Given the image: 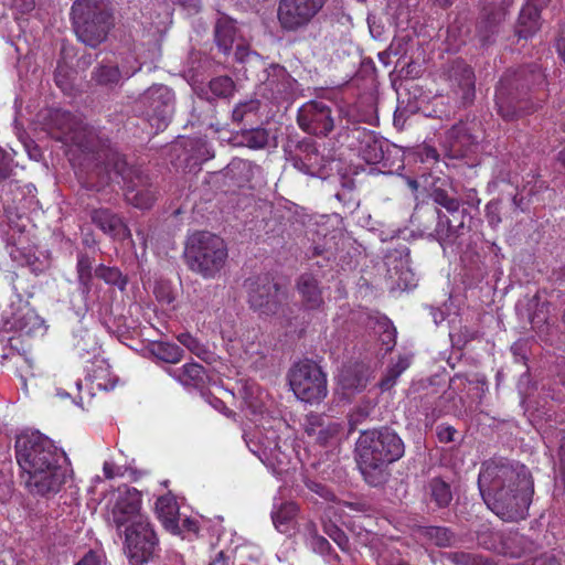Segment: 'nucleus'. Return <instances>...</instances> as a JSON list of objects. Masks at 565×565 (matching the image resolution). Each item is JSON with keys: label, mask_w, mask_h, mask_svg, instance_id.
<instances>
[{"label": "nucleus", "mask_w": 565, "mask_h": 565, "mask_svg": "<svg viewBox=\"0 0 565 565\" xmlns=\"http://www.w3.org/2000/svg\"><path fill=\"white\" fill-rule=\"evenodd\" d=\"M141 494L134 488L120 491L111 509V518L118 529L138 527L139 522L149 523L148 519L140 513Z\"/></svg>", "instance_id": "nucleus-15"}, {"label": "nucleus", "mask_w": 565, "mask_h": 565, "mask_svg": "<svg viewBox=\"0 0 565 565\" xmlns=\"http://www.w3.org/2000/svg\"><path fill=\"white\" fill-rule=\"evenodd\" d=\"M351 136L360 142L359 154L367 163H376L383 158L381 145L370 130L358 127L351 131Z\"/></svg>", "instance_id": "nucleus-23"}, {"label": "nucleus", "mask_w": 565, "mask_h": 565, "mask_svg": "<svg viewBox=\"0 0 565 565\" xmlns=\"http://www.w3.org/2000/svg\"><path fill=\"white\" fill-rule=\"evenodd\" d=\"M540 29L539 11L531 4L522 9L519 17L516 33L520 38L527 39Z\"/></svg>", "instance_id": "nucleus-31"}, {"label": "nucleus", "mask_w": 565, "mask_h": 565, "mask_svg": "<svg viewBox=\"0 0 565 565\" xmlns=\"http://www.w3.org/2000/svg\"><path fill=\"white\" fill-rule=\"evenodd\" d=\"M56 126L64 134L66 140L72 141L81 148L87 149L88 145L85 141L87 128L82 126V122L68 111L56 110L54 114Z\"/></svg>", "instance_id": "nucleus-21"}, {"label": "nucleus", "mask_w": 565, "mask_h": 565, "mask_svg": "<svg viewBox=\"0 0 565 565\" xmlns=\"http://www.w3.org/2000/svg\"><path fill=\"white\" fill-rule=\"evenodd\" d=\"M71 14L81 42L96 47L106 40L113 21L105 0H76Z\"/></svg>", "instance_id": "nucleus-6"}, {"label": "nucleus", "mask_w": 565, "mask_h": 565, "mask_svg": "<svg viewBox=\"0 0 565 565\" xmlns=\"http://www.w3.org/2000/svg\"><path fill=\"white\" fill-rule=\"evenodd\" d=\"M259 108V102L250 99L248 102L239 103L233 110V120L241 122L248 116L255 115Z\"/></svg>", "instance_id": "nucleus-44"}, {"label": "nucleus", "mask_w": 565, "mask_h": 565, "mask_svg": "<svg viewBox=\"0 0 565 565\" xmlns=\"http://www.w3.org/2000/svg\"><path fill=\"white\" fill-rule=\"evenodd\" d=\"M234 82L228 76H218L210 81L209 89L202 92V96L206 99L212 97L227 98L234 92Z\"/></svg>", "instance_id": "nucleus-35"}, {"label": "nucleus", "mask_w": 565, "mask_h": 565, "mask_svg": "<svg viewBox=\"0 0 565 565\" xmlns=\"http://www.w3.org/2000/svg\"><path fill=\"white\" fill-rule=\"evenodd\" d=\"M409 359L401 356L397 362L387 370L385 377L381 381L382 390L391 388L396 379L409 366Z\"/></svg>", "instance_id": "nucleus-42"}, {"label": "nucleus", "mask_w": 565, "mask_h": 565, "mask_svg": "<svg viewBox=\"0 0 565 565\" xmlns=\"http://www.w3.org/2000/svg\"><path fill=\"white\" fill-rule=\"evenodd\" d=\"M455 433H456V430L450 426L438 427V438L440 441H444V443L452 441Z\"/></svg>", "instance_id": "nucleus-60"}, {"label": "nucleus", "mask_w": 565, "mask_h": 565, "mask_svg": "<svg viewBox=\"0 0 565 565\" xmlns=\"http://www.w3.org/2000/svg\"><path fill=\"white\" fill-rule=\"evenodd\" d=\"M298 124L302 130L317 136H326L333 129L331 110L321 100H311L300 107Z\"/></svg>", "instance_id": "nucleus-16"}, {"label": "nucleus", "mask_w": 565, "mask_h": 565, "mask_svg": "<svg viewBox=\"0 0 565 565\" xmlns=\"http://www.w3.org/2000/svg\"><path fill=\"white\" fill-rule=\"evenodd\" d=\"M184 257L192 271L204 278H215L225 267L228 252L220 236L196 232L188 238Z\"/></svg>", "instance_id": "nucleus-5"}, {"label": "nucleus", "mask_w": 565, "mask_h": 565, "mask_svg": "<svg viewBox=\"0 0 565 565\" xmlns=\"http://www.w3.org/2000/svg\"><path fill=\"white\" fill-rule=\"evenodd\" d=\"M307 486L312 492H316L324 499H330L332 497V493L323 484L311 481Z\"/></svg>", "instance_id": "nucleus-59"}, {"label": "nucleus", "mask_w": 565, "mask_h": 565, "mask_svg": "<svg viewBox=\"0 0 565 565\" xmlns=\"http://www.w3.org/2000/svg\"><path fill=\"white\" fill-rule=\"evenodd\" d=\"M281 299L280 288L269 276L257 277L248 282V302L259 315L276 313Z\"/></svg>", "instance_id": "nucleus-14"}, {"label": "nucleus", "mask_w": 565, "mask_h": 565, "mask_svg": "<svg viewBox=\"0 0 565 565\" xmlns=\"http://www.w3.org/2000/svg\"><path fill=\"white\" fill-rule=\"evenodd\" d=\"M230 341V351L233 353V354H239V350H241V347H242V343H241V340H232V339H228Z\"/></svg>", "instance_id": "nucleus-64"}, {"label": "nucleus", "mask_w": 565, "mask_h": 565, "mask_svg": "<svg viewBox=\"0 0 565 565\" xmlns=\"http://www.w3.org/2000/svg\"><path fill=\"white\" fill-rule=\"evenodd\" d=\"M431 497L439 507H446L451 501V491L449 486L440 480L433 479L430 482Z\"/></svg>", "instance_id": "nucleus-41"}, {"label": "nucleus", "mask_w": 565, "mask_h": 565, "mask_svg": "<svg viewBox=\"0 0 565 565\" xmlns=\"http://www.w3.org/2000/svg\"><path fill=\"white\" fill-rule=\"evenodd\" d=\"M94 221L105 232L116 239H130L131 234L129 228L124 224L121 218L107 210L96 211Z\"/></svg>", "instance_id": "nucleus-25"}, {"label": "nucleus", "mask_w": 565, "mask_h": 565, "mask_svg": "<svg viewBox=\"0 0 565 565\" xmlns=\"http://www.w3.org/2000/svg\"><path fill=\"white\" fill-rule=\"evenodd\" d=\"M252 173V163L248 160L234 159L232 160L226 169L225 174L236 182L241 183L247 181Z\"/></svg>", "instance_id": "nucleus-37"}, {"label": "nucleus", "mask_w": 565, "mask_h": 565, "mask_svg": "<svg viewBox=\"0 0 565 565\" xmlns=\"http://www.w3.org/2000/svg\"><path fill=\"white\" fill-rule=\"evenodd\" d=\"M132 177L140 179L138 172L128 167L119 153L111 152L107 156L103 184L109 182L120 184L122 182L126 185V200L136 207L149 209L156 200L154 191L146 184L136 185L132 183Z\"/></svg>", "instance_id": "nucleus-7"}, {"label": "nucleus", "mask_w": 565, "mask_h": 565, "mask_svg": "<svg viewBox=\"0 0 565 565\" xmlns=\"http://www.w3.org/2000/svg\"><path fill=\"white\" fill-rule=\"evenodd\" d=\"M340 424L328 416L310 414L306 417L305 430L318 443L326 444L340 433Z\"/></svg>", "instance_id": "nucleus-19"}, {"label": "nucleus", "mask_w": 565, "mask_h": 565, "mask_svg": "<svg viewBox=\"0 0 565 565\" xmlns=\"http://www.w3.org/2000/svg\"><path fill=\"white\" fill-rule=\"evenodd\" d=\"M327 0H280L278 20L285 30L295 31L307 25L323 8Z\"/></svg>", "instance_id": "nucleus-11"}, {"label": "nucleus", "mask_w": 565, "mask_h": 565, "mask_svg": "<svg viewBox=\"0 0 565 565\" xmlns=\"http://www.w3.org/2000/svg\"><path fill=\"white\" fill-rule=\"evenodd\" d=\"M142 103L147 106V117L151 126L157 129L167 127L174 109V95L164 85H156L147 89L142 96Z\"/></svg>", "instance_id": "nucleus-13"}, {"label": "nucleus", "mask_w": 565, "mask_h": 565, "mask_svg": "<svg viewBox=\"0 0 565 565\" xmlns=\"http://www.w3.org/2000/svg\"><path fill=\"white\" fill-rule=\"evenodd\" d=\"M15 456L33 493L55 494L70 476L65 452L40 431L21 434L15 441Z\"/></svg>", "instance_id": "nucleus-3"}, {"label": "nucleus", "mask_w": 565, "mask_h": 565, "mask_svg": "<svg viewBox=\"0 0 565 565\" xmlns=\"http://www.w3.org/2000/svg\"><path fill=\"white\" fill-rule=\"evenodd\" d=\"M2 329L20 335H42L45 332L44 320L20 296L11 301L1 315Z\"/></svg>", "instance_id": "nucleus-9"}, {"label": "nucleus", "mask_w": 565, "mask_h": 565, "mask_svg": "<svg viewBox=\"0 0 565 565\" xmlns=\"http://www.w3.org/2000/svg\"><path fill=\"white\" fill-rule=\"evenodd\" d=\"M381 324L384 328V333H385V337H386V339H383V341L387 345L392 347L394 344L395 329L393 328L391 322L388 320H386V319H384L381 322Z\"/></svg>", "instance_id": "nucleus-57"}, {"label": "nucleus", "mask_w": 565, "mask_h": 565, "mask_svg": "<svg viewBox=\"0 0 565 565\" xmlns=\"http://www.w3.org/2000/svg\"><path fill=\"white\" fill-rule=\"evenodd\" d=\"M324 531L341 550L345 551L348 548L349 540L342 530L335 525H326Z\"/></svg>", "instance_id": "nucleus-51"}, {"label": "nucleus", "mask_w": 565, "mask_h": 565, "mask_svg": "<svg viewBox=\"0 0 565 565\" xmlns=\"http://www.w3.org/2000/svg\"><path fill=\"white\" fill-rule=\"evenodd\" d=\"M289 384L297 398L308 404H319L328 394L326 374L312 361L295 364L289 373Z\"/></svg>", "instance_id": "nucleus-8"}, {"label": "nucleus", "mask_w": 565, "mask_h": 565, "mask_svg": "<svg viewBox=\"0 0 565 565\" xmlns=\"http://www.w3.org/2000/svg\"><path fill=\"white\" fill-rule=\"evenodd\" d=\"M530 309L535 306V311L530 316V320L533 328H539L547 322L548 306L542 300V295L536 294L530 302Z\"/></svg>", "instance_id": "nucleus-39"}, {"label": "nucleus", "mask_w": 565, "mask_h": 565, "mask_svg": "<svg viewBox=\"0 0 565 565\" xmlns=\"http://www.w3.org/2000/svg\"><path fill=\"white\" fill-rule=\"evenodd\" d=\"M242 394L245 415L253 425L244 431L246 445L274 475L284 478L295 469L291 446L287 440H281L279 435L287 430V425L284 419L268 411L273 402L258 385L244 386Z\"/></svg>", "instance_id": "nucleus-1"}, {"label": "nucleus", "mask_w": 565, "mask_h": 565, "mask_svg": "<svg viewBox=\"0 0 565 565\" xmlns=\"http://www.w3.org/2000/svg\"><path fill=\"white\" fill-rule=\"evenodd\" d=\"M104 475L107 479H113L117 472L115 471V466L111 462L106 461L103 467Z\"/></svg>", "instance_id": "nucleus-62"}, {"label": "nucleus", "mask_w": 565, "mask_h": 565, "mask_svg": "<svg viewBox=\"0 0 565 565\" xmlns=\"http://www.w3.org/2000/svg\"><path fill=\"white\" fill-rule=\"evenodd\" d=\"M181 522L182 523L180 525V531L177 532L175 534H180L185 531L192 532V533H196L199 531V525L195 520L190 519V518H184Z\"/></svg>", "instance_id": "nucleus-58"}, {"label": "nucleus", "mask_w": 565, "mask_h": 565, "mask_svg": "<svg viewBox=\"0 0 565 565\" xmlns=\"http://www.w3.org/2000/svg\"><path fill=\"white\" fill-rule=\"evenodd\" d=\"M178 341L184 345L193 354L201 356L205 350L203 345L190 333H181L178 335Z\"/></svg>", "instance_id": "nucleus-46"}, {"label": "nucleus", "mask_w": 565, "mask_h": 565, "mask_svg": "<svg viewBox=\"0 0 565 565\" xmlns=\"http://www.w3.org/2000/svg\"><path fill=\"white\" fill-rule=\"evenodd\" d=\"M512 2L513 0H495L494 7L491 10L484 9V18L479 25L480 33L483 31L493 33L494 28L505 19Z\"/></svg>", "instance_id": "nucleus-30"}, {"label": "nucleus", "mask_w": 565, "mask_h": 565, "mask_svg": "<svg viewBox=\"0 0 565 565\" xmlns=\"http://www.w3.org/2000/svg\"><path fill=\"white\" fill-rule=\"evenodd\" d=\"M67 71L63 66H58L55 73V82L58 87H61L64 92H67L71 88L70 83L67 82Z\"/></svg>", "instance_id": "nucleus-55"}, {"label": "nucleus", "mask_w": 565, "mask_h": 565, "mask_svg": "<svg viewBox=\"0 0 565 565\" xmlns=\"http://www.w3.org/2000/svg\"><path fill=\"white\" fill-rule=\"evenodd\" d=\"M235 36V25L234 22L227 17H222L218 19L215 26V41L218 49L227 54L232 47Z\"/></svg>", "instance_id": "nucleus-33"}, {"label": "nucleus", "mask_w": 565, "mask_h": 565, "mask_svg": "<svg viewBox=\"0 0 565 565\" xmlns=\"http://www.w3.org/2000/svg\"><path fill=\"white\" fill-rule=\"evenodd\" d=\"M394 275L397 279L398 288L403 290L412 289L416 286L417 279L415 274L408 268V260L402 259L399 262V267H394Z\"/></svg>", "instance_id": "nucleus-38"}, {"label": "nucleus", "mask_w": 565, "mask_h": 565, "mask_svg": "<svg viewBox=\"0 0 565 565\" xmlns=\"http://www.w3.org/2000/svg\"><path fill=\"white\" fill-rule=\"evenodd\" d=\"M295 84L296 81L288 74L285 67L273 65L269 68L265 86L271 92V97L277 99L290 94L294 90Z\"/></svg>", "instance_id": "nucleus-24"}, {"label": "nucleus", "mask_w": 565, "mask_h": 565, "mask_svg": "<svg viewBox=\"0 0 565 565\" xmlns=\"http://www.w3.org/2000/svg\"><path fill=\"white\" fill-rule=\"evenodd\" d=\"M181 6L186 8L190 12H198L201 6L200 0H175Z\"/></svg>", "instance_id": "nucleus-61"}, {"label": "nucleus", "mask_w": 565, "mask_h": 565, "mask_svg": "<svg viewBox=\"0 0 565 565\" xmlns=\"http://www.w3.org/2000/svg\"><path fill=\"white\" fill-rule=\"evenodd\" d=\"M152 353L160 360L168 363H178L183 355L182 349L169 342H158L153 344Z\"/></svg>", "instance_id": "nucleus-36"}, {"label": "nucleus", "mask_w": 565, "mask_h": 565, "mask_svg": "<svg viewBox=\"0 0 565 565\" xmlns=\"http://www.w3.org/2000/svg\"><path fill=\"white\" fill-rule=\"evenodd\" d=\"M298 291L307 309H318L323 303L322 294L317 279L309 274L302 275L298 280Z\"/></svg>", "instance_id": "nucleus-28"}, {"label": "nucleus", "mask_w": 565, "mask_h": 565, "mask_svg": "<svg viewBox=\"0 0 565 565\" xmlns=\"http://www.w3.org/2000/svg\"><path fill=\"white\" fill-rule=\"evenodd\" d=\"M338 382L343 390L354 392L360 391L365 386L367 376L360 366L345 367L340 372Z\"/></svg>", "instance_id": "nucleus-32"}, {"label": "nucleus", "mask_w": 565, "mask_h": 565, "mask_svg": "<svg viewBox=\"0 0 565 565\" xmlns=\"http://www.w3.org/2000/svg\"><path fill=\"white\" fill-rule=\"evenodd\" d=\"M557 52L559 57L565 64V36H562L556 43Z\"/></svg>", "instance_id": "nucleus-63"}, {"label": "nucleus", "mask_w": 565, "mask_h": 565, "mask_svg": "<svg viewBox=\"0 0 565 565\" xmlns=\"http://www.w3.org/2000/svg\"><path fill=\"white\" fill-rule=\"evenodd\" d=\"M459 87L465 102L471 100L475 94V76L472 70L467 65L460 66Z\"/></svg>", "instance_id": "nucleus-40"}, {"label": "nucleus", "mask_w": 565, "mask_h": 565, "mask_svg": "<svg viewBox=\"0 0 565 565\" xmlns=\"http://www.w3.org/2000/svg\"><path fill=\"white\" fill-rule=\"evenodd\" d=\"M97 275L104 278L108 284H116L117 279L119 278L120 274L115 268H106L102 267L97 269Z\"/></svg>", "instance_id": "nucleus-53"}, {"label": "nucleus", "mask_w": 565, "mask_h": 565, "mask_svg": "<svg viewBox=\"0 0 565 565\" xmlns=\"http://www.w3.org/2000/svg\"><path fill=\"white\" fill-rule=\"evenodd\" d=\"M359 468L371 486L387 478V466L404 455L402 439L391 429H372L361 434L356 443Z\"/></svg>", "instance_id": "nucleus-4"}, {"label": "nucleus", "mask_w": 565, "mask_h": 565, "mask_svg": "<svg viewBox=\"0 0 565 565\" xmlns=\"http://www.w3.org/2000/svg\"><path fill=\"white\" fill-rule=\"evenodd\" d=\"M156 512L168 531L171 533L180 531L179 507L172 495L160 497L156 502Z\"/></svg>", "instance_id": "nucleus-26"}, {"label": "nucleus", "mask_w": 565, "mask_h": 565, "mask_svg": "<svg viewBox=\"0 0 565 565\" xmlns=\"http://www.w3.org/2000/svg\"><path fill=\"white\" fill-rule=\"evenodd\" d=\"M478 484L484 503L502 520L525 519L533 494L525 466L505 459L489 460L482 466Z\"/></svg>", "instance_id": "nucleus-2"}, {"label": "nucleus", "mask_w": 565, "mask_h": 565, "mask_svg": "<svg viewBox=\"0 0 565 565\" xmlns=\"http://www.w3.org/2000/svg\"><path fill=\"white\" fill-rule=\"evenodd\" d=\"M435 202L445 207L448 213L456 212L459 209V201L455 198H450L445 192L437 191L434 195Z\"/></svg>", "instance_id": "nucleus-49"}, {"label": "nucleus", "mask_w": 565, "mask_h": 565, "mask_svg": "<svg viewBox=\"0 0 565 565\" xmlns=\"http://www.w3.org/2000/svg\"><path fill=\"white\" fill-rule=\"evenodd\" d=\"M87 340L92 343L90 350H86L84 345L81 344V341L77 342L76 347L84 358L82 352L93 355V360L88 365H86V382L92 385V390L97 388L99 391H110L113 390L117 383L118 377L114 375L110 371V365L107 360L100 356L99 354V345L94 337L90 334H86Z\"/></svg>", "instance_id": "nucleus-12"}, {"label": "nucleus", "mask_w": 565, "mask_h": 565, "mask_svg": "<svg viewBox=\"0 0 565 565\" xmlns=\"http://www.w3.org/2000/svg\"><path fill=\"white\" fill-rule=\"evenodd\" d=\"M501 209H500V202L499 201H490L486 205V217L491 227H497L501 223Z\"/></svg>", "instance_id": "nucleus-47"}, {"label": "nucleus", "mask_w": 565, "mask_h": 565, "mask_svg": "<svg viewBox=\"0 0 565 565\" xmlns=\"http://www.w3.org/2000/svg\"><path fill=\"white\" fill-rule=\"evenodd\" d=\"M303 533L306 536L307 545L316 553L321 555H328L330 551L329 542L318 534L316 524L307 520L303 524Z\"/></svg>", "instance_id": "nucleus-34"}, {"label": "nucleus", "mask_w": 565, "mask_h": 565, "mask_svg": "<svg viewBox=\"0 0 565 565\" xmlns=\"http://www.w3.org/2000/svg\"><path fill=\"white\" fill-rule=\"evenodd\" d=\"M140 67L122 65L119 68L116 64H100L93 72L92 79L100 86L114 87L119 85L124 79L129 78Z\"/></svg>", "instance_id": "nucleus-20"}, {"label": "nucleus", "mask_w": 565, "mask_h": 565, "mask_svg": "<svg viewBox=\"0 0 565 565\" xmlns=\"http://www.w3.org/2000/svg\"><path fill=\"white\" fill-rule=\"evenodd\" d=\"M449 146V156L452 158L465 157L469 146L472 143V137L468 134L463 124L454 126L447 135Z\"/></svg>", "instance_id": "nucleus-29"}, {"label": "nucleus", "mask_w": 565, "mask_h": 565, "mask_svg": "<svg viewBox=\"0 0 565 565\" xmlns=\"http://www.w3.org/2000/svg\"><path fill=\"white\" fill-rule=\"evenodd\" d=\"M77 274L82 284L87 285L92 278V260L86 255H79L77 259Z\"/></svg>", "instance_id": "nucleus-45"}, {"label": "nucleus", "mask_w": 565, "mask_h": 565, "mask_svg": "<svg viewBox=\"0 0 565 565\" xmlns=\"http://www.w3.org/2000/svg\"><path fill=\"white\" fill-rule=\"evenodd\" d=\"M169 374L188 387H202L209 380L204 367L198 363H186L179 369L169 370Z\"/></svg>", "instance_id": "nucleus-27"}, {"label": "nucleus", "mask_w": 565, "mask_h": 565, "mask_svg": "<svg viewBox=\"0 0 565 565\" xmlns=\"http://www.w3.org/2000/svg\"><path fill=\"white\" fill-rule=\"evenodd\" d=\"M299 507L292 501L275 502L271 510V520L276 530L282 534L296 532Z\"/></svg>", "instance_id": "nucleus-22"}, {"label": "nucleus", "mask_w": 565, "mask_h": 565, "mask_svg": "<svg viewBox=\"0 0 565 565\" xmlns=\"http://www.w3.org/2000/svg\"><path fill=\"white\" fill-rule=\"evenodd\" d=\"M138 527H126L125 552L130 565H145L153 556L157 536L149 523H138Z\"/></svg>", "instance_id": "nucleus-10"}, {"label": "nucleus", "mask_w": 565, "mask_h": 565, "mask_svg": "<svg viewBox=\"0 0 565 565\" xmlns=\"http://www.w3.org/2000/svg\"><path fill=\"white\" fill-rule=\"evenodd\" d=\"M424 533L428 540L437 546L450 545L454 540L452 534L445 527H427Z\"/></svg>", "instance_id": "nucleus-43"}, {"label": "nucleus", "mask_w": 565, "mask_h": 565, "mask_svg": "<svg viewBox=\"0 0 565 565\" xmlns=\"http://www.w3.org/2000/svg\"><path fill=\"white\" fill-rule=\"evenodd\" d=\"M235 57L241 63L253 62V61L259 62V56L256 53L249 52L247 47L242 46V45H237L236 52H235Z\"/></svg>", "instance_id": "nucleus-52"}, {"label": "nucleus", "mask_w": 565, "mask_h": 565, "mask_svg": "<svg viewBox=\"0 0 565 565\" xmlns=\"http://www.w3.org/2000/svg\"><path fill=\"white\" fill-rule=\"evenodd\" d=\"M447 216L444 213H438V222L435 228V236L441 246L450 244L462 234L467 226V222L471 220L465 210H456Z\"/></svg>", "instance_id": "nucleus-17"}, {"label": "nucleus", "mask_w": 565, "mask_h": 565, "mask_svg": "<svg viewBox=\"0 0 565 565\" xmlns=\"http://www.w3.org/2000/svg\"><path fill=\"white\" fill-rule=\"evenodd\" d=\"M21 142L31 159L38 161L41 158V150L32 140L21 138Z\"/></svg>", "instance_id": "nucleus-54"}, {"label": "nucleus", "mask_w": 565, "mask_h": 565, "mask_svg": "<svg viewBox=\"0 0 565 565\" xmlns=\"http://www.w3.org/2000/svg\"><path fill=\"white\" fill-rule=\"evenodd\" d=\"M248 147L250 148H263L267 145L268 136L265 130L256 129L248 132L246 136Z\"/></svg>", "instance_id": "nucleus-50"}, {"label": "nucleus", "mask_w": 565, "mask_h": 565, "mask_svg": "<svg viewBox=\"0 0 565 565\" xmlns=\"http://www.w3.org/2000/svg\"><path fill=\"white\" fill-rule=\"evenodd\" d=\"M15 151L11 149V152L0 149V180L8 178L13 167V154Z\"/></svg>", "instance_id": "nucleus-48"}, {"label": "nucleus", "mask_w": 565, "mask_h": 565, "mask_svg": "<svg viewBox=\"0 0 565 565\" xmlns=\"http://www.w3.org/2000/svg\"><path fill=\"white\" fill-rule=\"evenodd\" d=\"M102 556L96 552L89 551L85 556L75 565H102Z\"/></svg>", "instance_id": "nucleus-56"}, {"label": "nucleus", "mask_w": 565, "mask_h": 565, "mask_svg": "<svg viewBox=\"0 0 565 565\" xmlns=\"http://www.w3.org/2000/svg\"><path fill=\"white\" fill-rule=\"evenodd\" d=\"M10 231V236L7 238L10 257L21 266L32 265L35 258V247L30 244L29 236L23 234L19 226L11 227Z\"/></svg>", "instance_id": "nucleus-18"}]
</instances>
